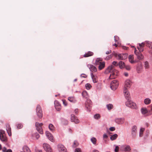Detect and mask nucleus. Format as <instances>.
Returning a JSON list of instances; mask_svg holds the SVG:
<instances>
[{
  "mask_svg": "<svg viewBox=\"0 0 152 152\" xmlns=\"http://www.w3.org/2000/svg\"><path fill=\"white\" fill-rule=\"evenodd\" d=\"M129 61L132 64L135 63L137 62V61L134 60V57L132 55H130L129 56Z\"/></svg>",
  "mask_w": 152,
  "mask_h": 152,
  "instance_id": "6ab92c4d",
  "label": "nucleus"
},
{
  "mask_svg": "<svg viewBox=\"0 0 152 152\" xmlns=\"http://www.w3.org/2000/svg\"><path fill=\"white\" fill-rule=\"evenodd\" d=\"M71 120L72 122H74L75 124H78L79 123V121L74 114L71 115Z\"/></svg>",
  "mask_w": 152,
  "mask_h": 152,
  "instance_id": "f8f14e48",
  "label": "nucleus"
},
{
  "mask_svg": "<svg viewBox=\"0 0 152 152\" xmlns=\"http://www.w3.org/2000/svg\"><path fill=\"white\" fill-rule=\"evenodd\" d=\"M118 65L121 69H122L125 66V63L122 61H120L118 63Z\"/></svg>",
  "mask_w": 152,
  "mask_h": 152,
  "instance_id": "b1692460",
  "label": "nucleus"
},
{
  "mask_svg": "<svg viewBox=\"0 0 152 152\" xmlns=\"http://www.w3.org/2000/svg\"><path fill=\"white\" fill-rule=\"evenodd\" d=\"M85 87L87 89L89 90L91 87V86L90 84L87 83L85 85Z\"/></svg>",
  "mask_w": 152,
  "mask_h": 152,
  "instance_id": "ea45409f",
  "label": "nucleus"
},
{
  "mask_svg": "<svg viewBox=\"0 0 152 152\" xmlns=\"http://www.w3.org/2000/svg\"><path fill=\"white\" fill-rule=\"evenodd\" d=\"M139 46H137V48L139 50V52L141 53L143 51V48L145 46V44L144 43H139Z\"/></svg>",
  "mask_w": 152,
  "mask_h": 152,
  "instance_id": "dca6fc26",
  "label": "nucleus"
},
{
  "mask_svg": "<svg viewBox=\"0 0 152 152\" xmlns=\"http://www.w3.org/2000/svg\"><path fill=\"white\" fill-rule=\"evenodd\" d=\"M113 54H110L108 56H107L106 58H105V60H108L111 59L113 57Z\"/></svg>",
  "mask_w": 152,
  "mask_h": 152,
  "instance_id": "4c0bfd02",
  "label": "nucleus"
},
{
  "mask_svg": "<svg viewBox=\"0 0 152 152\" xmlns=\"http://www.w3.org/2000/svg\"><path fill=\"white\" fill-rule=\"evenodd\" d=\"M91 105L92 104H86V107L89 110V111H90V110L91 107Z\"/></svg>",
  "mask_w": 152,
  "mask_h": 152,
  "instance_id": "79ce46f5",
  "label": "nucleus"
},
{
  "mask_svg": "<svg viewBox=\"0 0 152 152\" xmlns=\"http://www.w3.org/2000/svg\"><path fill=\"white\" fill-rule=\"evenodd\" d=\"M115 129L114 127H111L110 128V130L111 131H113L115 130Z\"/></svg>",
  "mask_w": 152,
  "mask_h": 152,
  "instance_id": "4d7b16f0",
  "label": "nucleus"
},
{
  "mask_svg": "<svg viewBox=\"0 0 152 152\" xmlns=\"http://www.w3.org/2000/svg\"><path fill=\"white\" fill-rule=\"evenodd\" d=\"M86 104H92V102L90 99H87L86 102Z\"/></svg>",
  "mask_w": 152,
  "mask_h": 152,
  "instance_id": "de8ad7c7",
  "label": "nucleus"
},
{
  "mask_svg": "<svg viewBox=\"0 0 152 152\" xmlns=\"http://www.w3.org/2000/svg\"><path fill=\"white\" fill-rule=\"evenodd\" d=\"M78 112V109H76L75 110L74 113L75 114H77Z\"/></svg>",
  "mask_w": 152,
  "mask_h": 152,
  "instance_id": "13d9d810",
  "label": "nucleus"
},
{
  "mask_svg": "<svg viewBox=\"0 0 152 152\" xmlns=\"http://www.w3.org/2000/svg\"><path fill=\"white\" fill-rule=\"evenodd\" d=\"M55 107L58 111L60 110L61 108V105H56L55 106Z\"/></svg>",
  "mask_w": 152,
  "mask_h": 152,
  "instance_id": "c03bdc74",
  "label": "nucleus"
},
{
  "mask_svg": "<svg viewBox=\"0 0 152 152\" xmlns=\"http://www.w3.org/2000/svg\"><path fill=\"white\" fill-rule=\"evenodd\" d=\"M138 53V55H136L137 56V58L139 60L143 59V56L142 54L140 52V53Z\"/></svg>",
  "mask_w": 152,
  "mask_h": 152,
  "instance_id": "c85d7f7f",
  "label": "nucleus"
},
{
  "mask_svg": "<svg viewBox=\"0 0 152 152\" xmlns=\"http://www.w3.org/2000/svg\"><path fill=\"white\" fill-rule=\"evenodd\" d=\"M145 129L143 128H141L139 136L140 137H142L143 135V132L144 131Z\"/></svg>",
  "mask_w": 152,
  "mask_h": 152,
  "instance_id": "58836bf2",
  "label": "nucleus"
},
{
  "mask_svg": "<svg viewBox=\"0 0 152 152\" xmlns=\"http://www.w3.org/2000/svg\"><path fill=\"white\" fill-rule=\"evenodd\" d=\"M110 72H111L109 77L110 79H113L115 78L118 74V72L116 70H113Z\"/></svg>",
  "mask_w": 152,
  "mask_h": 152,
  "instance_id": "1a4fd4ad",
  "label": "nucleus"
},
{
  "mask_svg": "<svg viewBox=\"0 0 152 152\" xmlns=\"http://www.w3.org/2000/svg\"><path fill=\"white\" fill-rule=\"evenodd\" d=\"M126 69L128 70H129L131 69V66L129 65H125V67Z\"/></svg>",
  "mask_w": 152,
  "mask_h": 152,
  "instance_id": "3c124183",
  "label": "nucleus"
},
{
  "mask_svg": "<svg viewBox=\"0 0 152 152\" xmlns=\"http://www.w3.org/2000/svg\"><path fill=\"white\" fill-rule=\"evenodd\" d=\"M142 69V66L141 64H139L137 65V72L138 73H140L141 72Z\"/></svg>",
  "mask_w": 152,
  "mask_h": 152,
  "instance_id": "4be33fe9",
  "label": "nucleus"
},
{
  "mask_svg": "<svg viewBox=\"0 0 152 152\" xmlns=\"http://www.w3.org/2000/svg\"><path fill=\"white\" fill-rule=\"evenodd\" d=\"M107 107L108 110H110L113 108V105L111 104H109L107 105Z\"/></svg>",
  "mask_w": 152,
  "mask_h": 152,
  "instance_id": "e433bc0d",
  "label": "nucleus"
},
{
  "mask_svg": "<svg viewBox=\"0 0 152 152\" xmlns=\"http://www.w3.org/2000/svg\"><path fill=\"white\" fill-rule=\"evenodd\" d=\"M33 137H35L37 139H38L39 137V134L37 133H36L33 135Z\"/></svg>",
  "mask_w": 152,
  "mask_h": 152,
  "instance_id": "37998d69",
  "label": "nucleus"
},
{
  "mask_svg": "<svg viewBox=\"0 0 152 152\" xmlns=\"http://www.w3.org/2000/svg\"><path fill=\"white\" fill-rule=\"evenodd\" d=\"M123 150L125 152H129L131 150L130 147L128 145H124L121 146Z\"/></svg>",
  "mask_w": 152,
  "mask_h": 152,
  "instance_id": "ddd939ff",
  "label": "nucleus"
},
{
  "mask_svg": "<svg viewBox=\"0 0 152 152\" xmlns=\"http://www.w3.org/2000/svg\"><path fill=\"white\" fill-rule=\"evenodd\" d=\"M102 60L97 58L95 61V64L96 65H99L98 68L99 70L103 69L105 67V63L104 62H102Z\"/></svg>",
  "mask_w": 152,
  "mask_h": 152,
  "instance_id": "f257e3e1",
  "label": "nucleus"
},
{
  "mask_svg": "<svg viewBox=\"0 0 152 152\" xmlns=\"http://www.w3.org/2000/svg\"><path fill=\"white\" fill-rule=\"evenodd\" d=\"M23 152H31V151L29 148L27 146H24L23 147Z\"/></svg>",
  "mask_w": 152,
  "mask_h": 152,
  "instance_id": "bb28decb",
  "label": "nucleus"
},
{
  "mask_svg": "<svg viewBox=\"0 0 152 152\" xmlns=\"http://www.w3.org/2000/svg\"><path fill=\"white\" fill-rule=\"evenodd\" d=\"M134 53L136 55H137L138 54V53H139L138 52H137V50H136V48H135V50L134 51Z\"/></svg>",
  "mask_w": 152,
  "mask_h": 152,
  "instance_id": "680f3d73",
  "label": "nucleus"
},
{
  "mask_svg": "<svg viewBox=\"0 0 152 152\" xmlns=\"http://www.w3.org/2000/svg\"><path fill=\"white\" fill-rule=\"evenodd\" d=\"M141 111L142 113L144 115L148 113V110L146 108H142L141 109Z\"/></svg>",
  "mask_w": 152,
  "mask_h": 152,
  "instance_id": "cd10ccee",
  "label": "nucleus"
},
{
  "mask_svg": "<svg viewBox=\"0 0 152 152\" xmlns=\"http://www.w3.org/2000/svg\"><path fill=\"white\" fill-rule=\"evenodd\" d=\"M6 129L9 135L10 136H11L12 135L11 128L9 125H7Z\"/></svg>",
  "mask_w": 152,
  "mask_h": 152,
  "instance_id": "aec40b11",
  "label": "nucleus"
},
{
  "mask_svg": "<svg viewBox=\"0 0 152 152\" xmlns=\"http://www.w3.org/2000/svg\"><path fill=\"white\" fill-rule=\"evenodd\" d=\"M75 152H81V151L80 148H76L75 150Z\"/></svg>",
  "mask_w": 152,
  "mask_h": 152,
  "instance_id": "864d4df0",
  "label": "nucleus"
},
{
  "mask_svg": "<svg viewBox=\"0 0 152 152\" xmlns=\"http://www.w3.org/2000/svg\"><path fill=\"white\" fill-rule=\"evenodd\" d=\"M91 140L94 144L95 145L96 144L97 140L95 137H93L91 138Z\"/></svg>",
  "mask_w": 152,
  "mask_h": 152,
  "instance_id": "72a5a7b5",
  "label": "nucleus"
},
{
  "mask_svg": "<svg viewBox=\"0 0 152 152\" xmlns=\"http://www.w3.org/2000/svg\"><path fill=\"white\" fill-rule=\"evenodd\" d=\"M118 63L116 61H114L112 62V65H111L108 66L107 68L106 69L105 71V73L106 74H108L111 71H113V70H114V66H117L118 65Z\"/></svg>",
  "mask_w": 152,
  "mask_h": 152,
  "instance_id": "f03ea898",
  "label": "nucleus"
},
{
  "mask_svg": "<svg viewBox=\"0 0 152 152\" xmlns=\"http://www.w3.org/2000/svg\"><path fill=\"white\" fill-rule=\"evenodd\" d=\"M94 117L95 118L98 119L100 118V116L99 114H96L94 115Z\"/></svg>",
  "mask_w": 152,
  "mask_h": 152,
  "instance_id": "09e8293b",
  "label": "nucleus"
},
{
  "mask_svg": "<svg viewBox=\"0 0 152 152\" xmlns=\"http://www.w3.org/2000/svg\"><path fill=\"white\" fill-rule=\"evenodd\" d=\"M111 50H110L109 51H107L106 52V53L107 54H110V53H111Z\"/></svg>",
  "mask_w": 152,
  "mask_h": 152,
  "instance_id": "e2e57ef3",
  "label": "nucleus"
},
{
  "mask_svg": "<svg viewBox=\"0 0 152 152\" xmlns=\"http://www.w3.org/2000/svg\"><path fill=\"white\" fill-rule=\"evenodd\" d=\"M137 126H133L132 128V134L133 137L136 136V134L137 132Z\"/></svg>",
  "mask_w": 152,
  "mask_h": 152,
  "instance_id": "a211bd4d",
  "label": "nucleus"
},
{
  "mask_svg": "<svg viewBox=\"0 0 152 152\" xmlns=\"http://www.w3.org/2000/svg\"><path fill=\"white\" fill-rule=\"evenodd\" d=\"M108 137L107 134H104L103 135V138L104 139V138H107Z\"/></svg>",
  "mask_w": 152,
  "mask_h": 152,
  "instance_id": "052dcab7",
  "label": "nucleus"
},
{
  "mask_svg": "<svg viewBox=\"0 0 152 152\" xmlns=\"http://www.w3.org/2000/svg\"><path fill=\"white\" fill-rule=\"evenodd\" d=\"M0 139L2 142H6L7 141L5 131L2 129L0 130Z\"/></svg>",
  "mask_w": 152,
  "mask_h": 152,
  "instance_id": "423d86ee",
  "label": "nucleus"
},
{
  "mask_svg": "<svg viewBox=\"0 0 152 152\" xmlns=\"http://www.w3.org/2000/svg\"><path fill=\"white\" fill-rule=\"evenodd\" d=\"M132 84L131 81L129 80H127L125 82L124 87L129 88L130 87Z\"/></svg>",
  "mask_w": 152,
  "mask_h": 152,
  "instance_id": "4468645a",
  "label": "nucleus"
},
{
  "mask_svg": "<svg viewBox=\"0 0 152 152\" xmlns=\"http://www.w3.org/2000/svg\"><path fill=\"white\" fill-rule=\"evenodd\" d=\"M118 137V135L117 134H115L112 135H111L110 139L111 140H113L116 139Z\"/></svg>",
  "mask_w": 152,
  "mask_h": 152,
  "instance_id": "7c9ffc66",
  "label": "nucleus"
},
{
  "mask_svg": "<svg viewBox=\"0 0 152 152\" xmlns=\"http://www.w3.org/2000/svg\"><path fill=\"white\" fill-rule=\"evenodd\" d=\"M46 134L47 137L48 139L51 141L53 142L54 140L53 138V136L52 134L50 133L49 132L47 131L46 132Z\"/></svg>",
  "mask_w": 152,
  "mask_h": 152,
  "instance_id": "2eb2a0df",
  "label": "nucleus"
},
{
  "mask_svg": "<svg viewBox=\"0 0 152 152\" xmlns=\"http://www.w3.org/2000/svg\"><path fill=\"white\" fill-rule=\"evenodd\" d=\"M129 88H126L125 87H124V90H123V92H124V94H126V93L128 91V89Z\"/></svg>",
  "mask_w": 152,
  "mask_h": 152,
  "instance_id": "8fccbe9b",
  "label": "nucleus"
},
{
  "mask_svg": "<svg viewBox=\"0 0 152 152\" xmlns=\"http://www.w3.org/2000/svg\"><path fill=\"white\" fill-rule=\"evenodd\" d=\"M124 95L126 97V98L128 100H129L130 98V94L129 92H128L126 93V94H124Z\"/></svg>",
  "mask_w": 152,
  "mask_h": 152,
  "instance_id": "f704fd0d",
  "label": "nucleus"
},
{
  "mask_svg": "<svg viewBox=\"0 0 152 152\" xmlns=\"http://www.w3.org/2000/svg\"><path fill=\"white\" fill-rule=\"evenodd\" d=\"M126 105L129 107L136 109L137 108V106L135 103L131 101L128 100L126 102Z\"/></svg>",
  "mask_w": 152,
  "mask_h": 152,
  "instance_id": "20e7f679",
  "label": "nucleus"
},
{
  "mask_svg": "<svg viewBox=\"0 0 152 152\" xmlns=\"http://www.w3.org/2000/svg\"><path fill=\"white\" fill-rule=\"evenodd\" d=\"M119 147L118 146H116L115 149V152H118L119 151Z\"/></svg>",
  "mask_w": 152,
  "mask_h": 152,
  "instance_id": "603ef678",
  "label": "nucleus"
},
{
  "mask_svg": "<svg viewBox=\"0 0 152 152\" xmlns=\"http://www.w3.org/2000/svg\"><path fill=\"white\" fill-rule=\"evenodd\" d=\"M118 84L119 83L116 80H114L111 83V88L113 90H115L117 88Z\"/></svg>",
  "mask_w": 152,
  "mask_h": 152,
  "instance_id": "0eeeda50",
  "label": "nucleus"
},
{
  "mask_svg": "<svg viewBox=\"0 0 152 152\" xmlns=\"http://www.w3.org/2000/svg\"><path fill=\"white\" fill-rule=\"evenodd\" d=\"M145 69H148L149 67V63L147 61H145Z\"/></svg>",
  "mask_w": 152,
  "mask_h": 152,
  "instance_id": "a19ab883",
  "label": "nucleus"
},
{
  "mask_svg": "<svg viewBox=\"0 0 152 152\" xmlns=\"http://www.w3.org/2000/svg\"><path fill=\"white\" fill-rule=\"evenodd\" d=\"M91 77L94 83H96L97 82V80L96 79L95 76L93 75L92 73L91 74Z\"/></svg>",
  "mask_w": 152,
  "mask_h": 152,
  "instance_id": "2f4dec72",
  "label": "nucleus"
},
{
  "mask_svg": "<svg viewBox=\"0 0 152 152\" xmlns=\"http://www.w3.org/2000/svg\"><path fill=\"white\" fill-rule=\"evenodd\" d=\"M144 103L146 104H148L151 103V100L148 98L145 99L144 101Z\"/></svg>",
  "mask_w": 152,
  "mask_h": 152,
  "instance_id": "c756f323",
  "label": "nucleus"
},
{
  "mask_svg": "<svg viewBox=\"0 0 152 152\" xmlns=\"http://www.w3.org/2000/svg\"><path fill=\"white\" fill-rule=\"evenodd\" d=\"M58 148L60 152H67L66 149L64 146L62 145H58Z\"/></svg>",
  "mask_w": 152,
  "mask_h": 152,
  "instance_id": "9b49d317",
  "label": "nucleus"
},
{
  "mask_svg": "<svg viewBox=\"0 0 152 152\" xmlns=\"http://www.w3.org/2000/svg\"><path fill=\"white\" fill-rule=\"evenodd\" d=\"M115 122L118 124H122L124 122V119L122 118H117L115 120Z\"/></svg>",
  "mask_w": 152,
  "mask_h": 152,
  "instance_id": "412c9836",
  "label": "nucleus"
},
{
  "mask_svg": "<svg viewBox=\"0 0 152 152\" xmlns=\"http://www.w3.org/2000/svg\"><path fill=\"white\" fill-rule=\"evenodd\" d=\"M94 53L91 51H88L87 53H86L83 56L84 57H88L90 56H93Z\"/></svg>",
  "mask_w": 152,
  "mask_h": 152,
  "instance_id": "5701e85b",
  "label": "nucleus"
},
{
  "mask_svg": "<svg viewBox=\"0 0 152 152\" xmlns=\"http://www.w3.org/2000/svg\"><path fill=\"white\" fill-rule=\"evenodd\" d=\"M81 77L86 78V77L87 76L86 75H85L84 74H82L81 75Z\"/></svg>",
  "mask_w": 152,
  "mask_h": 152,
  "instance_id": "bf43d9fd",
  "label": "nucleus"
},
{
  "mask_svg": "<svg viewBox=\"0 0 152 152\" xmlns=\"http://www.w3.org/2000/svg\"><path fill=\"white\" fill-rule=\"evenodd\" d=\"M114 38H115V42H116L117 41V39H118V38H117V37H115V36L114 37Z\"/></svg>",
  "mask_w": 152,
  "mask_h": 152,
  "instance_id": "69168bd1",
  "label": "nucleus"
},
{
  "mask_svg": "<svg viewBox=\"0 0 152 152\" xmlns=\"http://www.w3.org/2000/svg\"><path fill=\"white\" fill-rule=\"evenodd\" d=\"M42 151L41 150H38L36 151V152H42Z\"/></svg>",
  "mask_w": 152,
  "mask_h": 152,
  "instance_id": "338daca9",
  "label": "nucleus"
},
{
  "mask_svg": "<svg viewBox=\"0 0 152 152\" xmlns=\"http://www.w3.org/2000/svg\"><path fill=\"white\" fill-rule=\"evenodd\" d=\"M123 48L124 50H127L128 49V48L127 47H125V46H123Z\"/></svg>",
  "mask_w": 152,
  "mask_h": 152,
  "instance_id": "0e129e2a",
  "label": "nucleus"
},
{
  "mask_svg": "<svg viewBox=\"0 0 152 152\" xmlns=\"http://www.w3.org/2000/svg\"><path fill=\"white\" fill-rule=\"evenodd\" d=\"M54 104H55V106H56V105H60V103L57 101H55Z\"/></svg>",
  "mask_w": 152,
  "mask_h": 152,
  "instance_id": "6e6d98bb",
  "label": "nucleus"
},
{
  "mask_svg": "<svg viewBox=\"0 0 152 152\" xmlns=\"http://www.w3.org/2000/svg\"><path fill=\"white\" fill-rule=\"evenodd\" d=\"M68 100L70 102L75 103L76 101V100L74 97H70L68 98Z\"/></svg>",
  "mask_w": 152,
  "mask_h": 152,
  "instance_id": "a878e982",
  "label": "nucleus"
},
{
  "mask_svg": "<svg viewBox=\"0 0 152 152\" xmlns=\"http://www.w3.org/2000/svg\"><path fill=\"white\" fill-rule=\"evenodd\" d=\"M62 101L63 102V103L64 104L65 106H66L67 105V103L66 101L65 100H62Z\"/></svg>",
  "mask_w": 152,
  "mask_h": 152,
  "instance_id": "5fc2aeb1",
  "label": "nucleus"
},
{
  "mask_svg": "<svg viewBox=\"0 0 152 152\" xmlns=\"http://www.w3.org/2000/svg\"><path fill=\"white\" fill-rule=\"evenodd\" d=\"M93 152H99L97 150H93Z\"/></svg>",
  "mask_w": 152,
  "mask_h": 152,
  "instance_id": "774afa93",
  "label": "nucleus"
},
{
  "mask_svg": "<svg viewBox=\"0 0 152 152\" xmlns=\"http://www.w3.org/2000/svg\"><path fill=\"white\" fill-rule=\"evenodd\" d=\"M78 145V143L77 141H75L73 143V147H75L77 146Z\"/></svg>",
  "mask_w": 152,
  "mask_h": 152,
  "instance_id": "a18cd8bd",
  "label": "nucleus"
},
{
  "mask_svg": "<svg viewBox=\"0 0 152 152\" xmlns=\"http://www.w3.org/2000/svg\"><path fill=\"white\" fill-rule=\"evenodd\" d=\"M45 150L47 152H52V150L50 146L47 143H44L43 145Z\"/></svg>",
  "mask_w": 152,
  "mask_h": 152,
  "instance_id": "9d476101",
  "label": "nucleus"
},
{
  "mask_svg": "<svg viewBox=\"0 0 152 152\" xmlns=\"http://www.w3.org/2000/svg\"><path fill=\"white\" fill-rule=\"evenodd\" d=\"M2 151L3 152H12V150L11 149H9L7 150V148L5 147L2 148Z\"/></svg>",
  "mask_w": 152,
  "mask_h": 152,
  "instance_id": "473e14b6",
  "label": "nucleus"
},
{
  "mask_svg": "<svg viewBox=\"0 0 152 152\" xmlns=\"http://www.w3.org/2000/svg\"><path fill=\"white\" fill-rule=\"evenodd\" d=\"M88 66L92 72H95L97 71L96 68L92 65L89 64L88 65Z\"/></svg>",
  "mask_w": 152,
  "mask_h": 152,
  "instance_id": "f3484780",
  "label": "nucleus"
},
{
  "mask_svg": "<svg viewBox=\"0 0 152 152\" xmlns=\"http://www.w3.org/2000/svg\"><path fill=\"white\" fill-rule=\"evenodd\" d=\"M36 112L38 116L40 118L42 117V111L41 106L39 105H37L36 107Z\"/></svg>",
  "mask_w": 152,
  "mask_h": 152,
  "instance_id": "39448f33",
  "label": "nucleus"
},
{
  "mask_svg": "<svg viewBox=\"0 0 152 152\" xmlns=\"http://www.w3.org/2000/svg\"><path fill=\"white\" fill-rule=\"evenodd\" d=\"M49 128L52 131H53L54 130V126L52 124H50L49 125Z\"/></svg>",
  "mask_w": 152,
  "mask_h": 152,
  "instance_id": "c9c22d12",
  "label": "nucleus"
},
{
  "mask_svg": "<svg viewBox=\"0 0 152 152\" xmlns=\"http://www.w3.org/2000/svg\"><path fill=\"white\" fill-rule=\"evenodd\" d=\"M18 129H20L23 127V125L21 124H19L16 125Z\"/></svg>",
  "mask_w": 152,
  "mask_h": 152,
  "instance_id": "49530a36",
  "label": "nucleus"
},
{
  "mask_svg": "<svg viewBox=\"0 0 152 152\" xmlns=\"http://www.w3.org/2000/svg\"><path fill=\"white\" fill-rule=\"evenodd\" d=\"M113 55L116 57H118V59L121 60H124L126 59L127 57V54H118L115 52L113 53Z\"/></svg>",
  "mask_w": 152,
  "mask_h": 152,
  "instance_id": "7ed1b4c3",
  "label": "nucleus"
},
{
  "mask_svg": "<svg viewBox=\"0 0 152 152\" xmlns=\"http://www.w3.org/2000/svg\"><path fill=\"white\" fill-rule=\"evenodd\" d=\"M83 97L86 99H88L89 97L87 92L86 91H84L82 93Z\"/></svg>",
  "mask_w": 152,
  "mask_h": 152,
  "instance_id": "393cba45",
  "label": "nucleus"
},
{
  "mask_svg": "<svg viewBox=\"0 0 152 152\" xmlns=\"http://www.w3.org/2000/svg\"><path fill=\"white\" fill-rule=\"evenodd\" d=\"M43 125V124L42 123H39L38 122H36L35 123L36 129L40 134H42L43 133V130L42 128V126Z\"/></svg>",
  "mask_w": 152,
  "mask_h": 152,
  "instance_id": "6e6552de",
  "label": "nucleus"
}]
</instances>
